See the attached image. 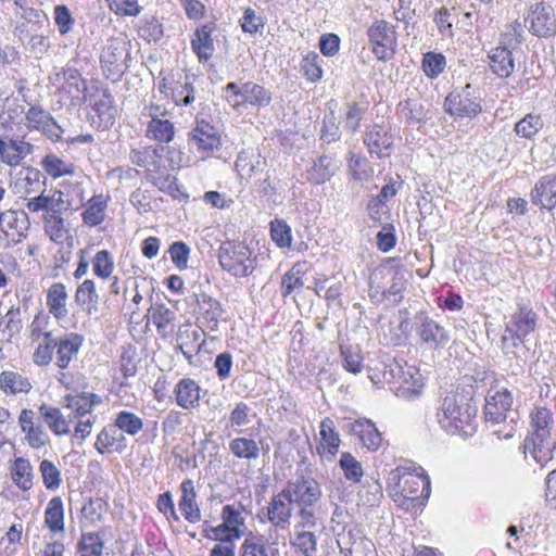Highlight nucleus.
Here are the masks:
<instances>
[{"label": "nucleus", "instance_id": "1", "mask_svg": "<svg viewBox=\"0 0 556 556\" xmlns=\"http://www.w3.org/2000/svg\"><path fill=\"white\" fill-rule=\"evenodd\" d=\"M392 500L402 509L416 514L427 503L431 486L425 470L414 464L397 466L388 476Z\"/></svg>", "mask_w": 556, "mask_h": 556}, {"label": "nucleus", "instance_id": "2", "mask_svg": "<svg viewBox=\"0 0 556 556\" xmlns=\"http://www.w3.org/2000/svg\"><path fill=\"white\" fill-rule=\"evenodd\" d=\"M369 378L375 384H389L399 397L413 399L419 395L424 388V377L413 365L377 362L369 367Z\"/></svg>", "mask_w": 556, "mask_h": 556}, {"label": "nucleus", "instance_id": "3", "mask_svg": "<svg viewBox=\"0 0 556 556\" xmlns=\"http://www.w3.org/2000/svg\"><path fill=\"white\" fill-rule=\"evenodd\" d=\"M476 416V405L459 393L447 394L437 414L438 422L444 431L464 437L475 432Z\"/></svg>", "mask_w": 556, "mask_h": 556}, {"label": "nucleus", "instance_id": "4", "mask_svg": "<svg viewBox=\"0 0 556 556\" xmlns=\"http://www.w3.org/2000/svg\"><path fill=\"white\" fill-rule=\"evenodd\" d=\"M168 148L163 146L160 147H141L131 149L129 159L132 164L144 168L146 179L154 186L161 187L164 185L169 170H174L179 167L180 159L174 160V157H166L165 154H172Z\"/></svg>", "mask_w": 556, "mask_h": 556}, {"label": "nucleus", "instance_id": "5", "mask_svg": "<svg viewBox=\"0 0 556 556\" xmlns=\"http://www.w3.org/2000/svg\"><path fill=\"white\" fill-rule=\"evenodd\" d=\"M554 426L553 413L545 407H536L531 413L532 432L523 442V453L531 454L533 459L544 467L552 460L549 448L551 430Z\"/></svg>", "mask_w": 556, "mask_h": 556}, {"label": "nucleus", "instance_id": "6", "mask_svg": "<svg viewBox=\"0 0 556 556\" xmlns=\"http://www.w3.org/2000/svg\"><path fill=\"white\" fill-rule=\"evenodd\" d=\"M406 286L405 271L394 267L376 269L369 277V295L380 301L382 298H393L397 303L403 298Z\"/></svg>", "mask_w": 556, "mask_h": 556}, {"label": "nucleus", "instance_id": "7", "mask_svg": "<svg viewBox=\"0 0 556 556\" xmlns=\"http://www.w3.org/2000/svg\"><path fill=\"white\" fill-rule=\"evenodd\" d=\"M218 261L223 269L235 277H247L256 267L252 251L241 242L226 241L218 249Z\"/></svg>", "mask_w": 556, "mask_h": 556}, {"label": "nucleus", "instance_id": "8", "mask_svg": "<svg viewBox=\"0 0 556 556\" xmlns=\"http://www.w3.org/2000/svg\"><path fill=\"white\" fill-rule=\"evenodd\" d=\"M536 314L527 306H520L506 324L502 337L503 350L506 354H516L515 349L522 344L523 339L534 331Z\"/></svg>", "mask_w": 556, "mask_h": 556}, {"label": "nucleus", "instance_id": "9", "mask_svg": "<svg viewBox=\"0 0 556 556\" xmlns=\"http://www.w3.org/2000/svg\"><path fill=\"white\" fill-rule=\"evenodd\" d=\"M372 52L380 61H390L397 49V34L395 27L384 20L376 21L367 30Z\"/></svg>", "mask_w": 556, "mask_h": 556}, {"label": "nucleus", "instance_id": "10", "mask_svg": "<svg viewBox=\"0 0 556 556\" xmlns=\"http://www.w3.org/2000/svg\"><path fill=\"white\" fill-rule=\"evenodd\" d=\"M129 56L126 42L118 39L109 40L100 55L101 67L106 78L115 80L121 77L128 67L126 62Z\"/></svg>", "mask_w": 556, "mask_h": 556}, {"label": "nucleus", "instance_id": "11", "mask_svg": "<svg viewBox=\"0 0 556 556\" xmlns=\"http://www.w3.org/2000/svg\"><path fill=\"white\" fill-rule=\"evenodd\" d=\"M513 395L507 389L491 388L485 397L484 414L488 424H505L510 417V424L515 421L511 415Z\"/></svg>", "mask_w": 556, "mask_h": 556}, {"label": "nucleus", "instance_id": "12", "mask_svg": "<svg viewBox=\"0 0 556 556\" xmlns=\"http://www.w3.org/2000/svg\"><path fill=\"white\" fill-rule=\"evenodd\" d=\"M337 544L345 556H377L372 541L355 526L344 527L337 534Z\"/></svg>", "mask_w": 556, "mask_h": 556}, {"label": "nucleus", "instance_id": "13", "mask_svg": "<svg viewBox=\"0 0 556 556\" xmlns=\"http://www.w3.org/2000/svg\"><path fill=\"white\" fill-rule=\"evenodd\" d=\"M285 491L293 504L304 507H314L321 497V488L312 477L301 476L289 481Z\"/></svg>", "mask_w": 556, "mask_h": 556}, {"label": "nucleus", "instance_id": "14", "mask_svg": "<svg viewBox=\"0 0 556 556\" xmlns=\"http://www.w3.org/2000/svg\"><path fill=\"white\" fill-rule=\"evenodd\" d=\"M526 22L530 31L539 37H551L556 33V15L552 5L545 2L531 4Z\"/></svg>", "mask_w": 556, "mask_h": 556}, {"label": "nucleus", "instance_id": "15", "mask_svg": "<svg viewBox=\"0 0 556 556\" xmlns=\"http://www.w3.org/2000/svg\"><path fill=\"white\" fill-rule=\"evenodd\" d=\"M190 143L203 157L213 155L222 148L218 130L204 119H197V124L190 132Z\"/></svg>", "mask_w": 556, "mask_h": 556}, {"label": "nucleus", "instance_id": "16", "mask_svg": "<svg viewBox=\"0 0 556 556\" xmlns=\"http://www.w3.org/2000/svg\"><path fill=\"white\" fill-rule=\"evenodd\" d=\"M444 108L455 121L471 119L482 111L480 102L470 97L469 86L462 93H450L445 98Z\"/></svg>", "mask_w": 556, "mask_h": 556}, {"label": "nucleus", "instance_id": "17", "mask_svg": "<svg viewBox=\"0 0 556 556\" xmlns=\"http://www.w3.org/2000/svg\"><path fill=\"white\" fill-rule=\"evenodd\" d=\"M224 313L218 300L206 293L197 295V323L202 329L216 331Z\"/></svg>", "mask_w": 556, "mask_h": 556}, {"label": "nucleus", "instance_id": "18", "mask_svg": "<svg viewBox=\"0 0 556 556\" xmlns=\"http://www.w3.org/2000/svg\"><path fill=\"white\" fill-rule=\"evenodd\" d=\"M77 194V200L70 198L63 190H55L51 194L41 192L37 197V211L45 210L46 213L50 214H62V212L79 206L83 204V189L79 186L73 189Z\"/></svg>", "mask_w": 556, "mask_h": 556}, {"label": "nucleus", "instance_id": "19", "mask_svg": "<svg viewBox=\"0 0 556 556\" xmlns=\"http://www.w3.org/2000/svg\"><path fill=\"white\" fill-rule=\"evenodd\" d=\"M144 111V115L151 118L147 126L146 136L159 142H170L175 136V126L165 117L166 113L162 112L159 105H150Z\"/></svg>", "mask_w": 556, "mask_h": 556}, {"label": "nucleus", "instance_id": "20", "mask_svg": "<svg viewBox=\"0 0 556 556\" xmlns=\"http://www.w3.org/2000/svg\"><path fill=\"white\" fill-rule=\"evenodd\" d=\"M293 510L289 494L281 490L271 496L267 506V519L276 530H288Z\"/></svg>", "mask_w": 556, "mask_h": 556}, {"label": "nucleus", "instance_id": "21", "mask_svg": "<svg viewBox=\"0 0 556 556\" xmlns=\"http://www.w3.org/2000/svg\"><path fill=\"white\" fill-rule=\"evenodd\" d=\"M62 79V88L68 93L73 103L86 100V80L76 68L67 67L50 77L52 84L61 83Z\"/></svg>", "mask_w": 556, "mask_h": 556}, {"label": "nucleus", "instance_id": "22", "mask_svg": "<svg viewBox=\"0 0 556 556\" xmlns=\"http://www.w3.org/2000/svg\"><path fill=\"white\" fill-rule=\"evenodd\" d=\"M406 96L397 104V113L401 119L410 126L425 123L428 114L425 100L417 92H410Z\"/></svg>", "mask_w": 556, "mask_h": 556}, {"label": "nucleus", "instance_id": "23", "mask_svg": "<svg viewBox=\"0 0 556 556\" xmlns=\"http://www.w3.org/2000/svg\"><path fill=\"white\" fill-rule=\"evenodd\" d=\"M531 201L548 211L556 206V173L544 175L538 180L531 190Z\"/></svg>", "mask_w": 556, "mask_h": 556}, {"label": "nucleus", "instance_id": "24", "mask_svg": "<svg viewBox=\"0 0 556 556\" xmlns=\"http://www.w3.org/2000/svg\"><path fill=\"white\" fill-rule=\"evenodd\" d=\"M364 143L371 155L379 159L391 154L393 147V136L383 127L374 125L365 135Z\"/></svg>", "mask_w": 556, "mask_h": 556}, {"label": "nucleus", "instance_id": "25", "mask_svg": "<svg viewBox=\"0 0 556 556\" xmlns=\"http://www.w3.org/2000/svg\"><path fill=\"white\" fill-rule=\"evenodd\" d=\"M213 24L201 25L195 28L191 38V49L195 53L199 62L203 63L213 56L214 52V31Z\"/></svg>", "mask_w": 556, "mask_h": 556}, {"label": "nucleus", "instance_id": "26", "mask_svg": "<svg viewBox=\"0 0 556 556\" xmlns=\"http://www.w3.org/2000/svg\"><path fill=\"white\" fill-rule=\"evenodd\" d=\"M319 428L320 443L317 451L320 456H325L330 462L339 451L341 439L332 419L324 418Z\"/></svg>", "mask_w": 556, "mask_h": 556}, {"label": "nucleus", "instance_id": "27", "mask_svg": "<svg viewBox=\"0 0 556 556\" xmlns=\"http://www.w3.org/2000/svg\"><path fill=\"white\" fill-rule=\"evenodd\" d=\"M66 407L71 410L67 416L71 422L91 416L93 407L101 403V397L94 393H81L66 396Z\"/></svg>", "mask_w": 556, "mask_h": 556}, {"label": "nucleus", "instance_id": "28", "mask_svg": "<svg viewBox=\"0 0 556 556\" xmlns=\"http://www.w3.org/2000/svg\"><path fill=\"white\" fill-rule=\"evenodd\" d=\"M181 497L179 501V510L185 519L191 523H197L201 520V510L197 503V493L194 490L193 481L190 479L184 480L180 484Z\"/></svg>", "mask_w": 556, "mask_h": 556}, {"label": "nucleus", "instance_id": "29", "mask_svg": "<svg viewBox=\"0 0 556 556\" xmlns=\"http://www.w3.org/2000/svg\"><path fill=\"white\" fill-rule=\"evenodd\" d=\"M417 333L422 342L435 346L444 345L448 341V334L445 329L427 316L419 317Z\"/></svg>", "mask_w": 556, "mask_h": 556}, {"label": "nucleus", "instance_id": "30", "mask_svg": "<svg viewBox=\"0 0 556 556\" xmlns=\"http://www.w3.org/2000/svg\"><path fill=\"white\" fill-rule=\"evenodd\" d=\"M351 430L356 434L362 444L369 451H377L382 442L381 433L376 425L369 419H358L352 424Z\"/></svg>", "mask_w": 556, "mask_h": 556}, {"label": "nucleus", "instance_id": "31", "mask_svg": "<svg viewBox=\"0 0 556 556\" xmlns=\"http://www.w3.org/2000/svg\"><path fill=\"white\" fill-rule=\"evenodd\" d=\"M513 50L505 46H497L490 52V66L498 77L507 78L515 68Z\"/></svg>", "mask_w": 556, "mask_h": 556}, {"label": "nucleus", "instance_id": "32", "mask_svg": "<svg viewBox=\"0 0 556 556\" xmlns=\"http://www.w3.org/2000/svg\"><path fill=\"white\" fill-rule=\"evenodd\" d=\"M200 386L190 378L181 379L175 387L176 403L185 409H192L199 405Z\"/></svg>", "mask_w": 556, "mask_h": 556}, {"label": "nucleus", "instance_id": "33", "mask_svg": "<svg viewBox=\"0 0 556 556\" xmlns=\"http://www.w3.org/2000/svg\"><path fill=\"white\" fill-rule=\"evenodd\" d=\"M31 149V144L24 141L0 139V159L12 166L18 165Z\"/></svg>", "mask_w": 556, "mask_h": 556}, {"label": "nucleus", "instance_id": "34", "mask_svg": "<svg viewBox=\"0 0 556 556\" xmlns=\"http://www.w3.org/2000/svg\"><path fill=\"white\" fill-rule=\"evenodd\" d=\"M67 291L63 283L55 282L47 291V306L50 314L61 319L68 315Z\"/></svg>", "mask_w": 556, "mask_h": 556}, {"label": "nucleus", "instance_id": "35", "mask_svg": "<svg viewBox=\"0 0 556 556\" xmlns=\"http://www.w3.org/2000/svg\"><path fill=\"white\" fill-rule=\"evenodd\" d=\"M81 337L68 334L58 340L56 344V364L60 368H66L72 358L78 353L81 346Z\"/></svg>", "mask_w": 556, "mask_h": 556}, {"label": "nucleus", "instance_id": "36", "mask_svg": "<svg viewBox=\"0 0 556 556\" xmlns=\"http://www.w3.org/2000/svg\"><path fill=\"white\" fill-rule=\"evenodd\" d=\"M338 164L329 155H321L307 170V179L314 184H323L329 180L337 172Z\"/></svg>", "mask_w": 556, "mask_h": 556}, {"label": "nucleus", "instance_id": "37", "mask_svg": "<svg viewBox=\"0 0 556 556\" xmlns=\"http://www.w3.org/2000/svg\"><path fill=\"white\" fill-rule=\"evenodd\" d=\"M45 526L53 533L64 532V507L60 496L52 497L45 510Z\"/></svg>", "mask_w": 556, "mask_h": 556}, {"label": "nucleus", "instance_id": "38", "mask_svg": "<svg viewBox=\"0 0 556 556\" xmlns=\"http://www.w3.org/2000/svg\"><path fill=\"white\" fill-rule=\"evenodd\" d=\"M108 199L103 194L93 195L83 212V220L89 227L100 225L105 218Z\"/></svg>", "mask_w": 556, "mask_h": 556}, {"label": "nucleus", "instance_id": "39", "mask_svg": "<svg viewBox=\"0 0 556 556\" xmlns=\"http://www.w3.org/2000/svg\"><path fill=\"white\" fill-rule=\"evenodd\" d=\"M273 99L271 91L253 81L243 84V98L242 102L249 103L257 108H266L270 104Z\"/></svg>", "mask_w": 556, "mask_h": 556}, {"label": "nucleus", "instance_id": "40", "mask_svg": "<svg viewBox=\"0 0 556 556\" xmlns=\"http://www.w3.org/2000/svg\"><path fill=\"white\" fill-rule=\"evenodd\" d=\"M307 270L308 264L306 262H298L283 275L281 280V293L283 296L290 295L304 286L302 278Z\"/></svg>", "mask_w": 556, "mask_h": 556}, {"label": "nucleus", "instance_id": "41", "mask_svg": "<svg viewBox=\"0 0 556 556\" xmlns=\"http://www.w3.org/2000/svg\"><path fill=\"white\" fill-rule=\"evenodd\" d=\"M40 415L43 419V422L56 434L62 435L70 432V427L66 418L61 414L60 409L56 407L41 405Z\"/></svg>", "mask_w": 556, "mask_h": 556}, {"label": "nucleus", "instance_id": "42", "mask_svg": "<svg viewBox=\"0 0 556 556\" xmlns=\"http://www.w3.org/2000/svg\"><path fill=\"white\" fill-rule=\"evenodd\" d=\"M229 451L240 459L252 460L260 456V447L255 440L239 437L229 442Z\"/></svg>", "mask_w": 556, "mask_h": 556}, {"label": "nucleus", "instance_id": "43", "mask_svg": "<svg viewBox=\"0 0 556 556\" xmlns=\"http://www.w3.org/2000/svg\"><path fill=\"white\" fill-rule=\"evenodd\" d=\"M14 483L22 490L27 491L33 488V467L29 460L16 458L11 469Z\"/></svg>", "mask_w": 556, "mask_h": 556}, {"label": "nucleus", "instance_id": "44", "mask_svg": "<svg viewBox=\"0 0 556 556\" xmlns=\"http://www.w3.org/2000/svg\"><path fill=\"white\" fill-rule=\"evenodd\" d=\"M103 539L98 532L83 533L77 545L79 556H101L103 552Z\"/></svg>", "mask_w": 556, "mask_h": 556}, {"label": "nucleus", "instance_id": "45", "mask_svg": "<svg viewBox=\"0 0 556 556\" xmlns=\"http://www.w3.org/2000/svg\"><path fill=\"white\" fill-rule=\"evenodd\" d=\"M37 131H41L51 141L55 142L62 138L63 128L47 112L37 109Z\"/></svg>", "mask_w": 556, "mask_h": 556}, {"label": "nucleus", "instance_id": "46", "mask_svg": "<svg viewBox=\"0 0 556 556\" xmlns=\"http://www.w3.org/2000/svg\"><path fill=\"white\" fill-rule=\"evenodd\" d=\"M0 387L5 393L28 392L31 383L28 379L13 371H3L0 375Z\"/></svg>", "mask_w": 556, "mask_h": 556}, {"label": "nucleus", "instance_id": "47", "mask_svg": "<svg viewBox=\"0 0 556 556\" xmlns=\"http://www.w3.org/2000/svg\"><path fill=\"white\" fill-rule=\"evenodd\" d=\"M223 521L230 528V535L239 539L242 535L240 528L244 526L242 508L233 505H225L222 510Z\"/></svg>", "mask_w": 556, "mask_h": 556}, {"label": "nucleus", "instance_id": "48", "mask_svg": "<svg viewBox=\"0 0 556 556\" xmlns=\"http://www.w3.org/2000/svg\"><path fill=\"white\" fill-rule=\"evenodd\" d=\"M114 426L129 435H136L142 430L143 421L136 414L122 410L116 415Z\"/></svg>", "mask_w": 556, "mask_h": 556}, {"label": "nucleus", "instance_id": "49", "mask_svg": "<svg viewBox=\"0 0 556 556\" xmlns=\"http://www.w3.org/2000/svg\"><path fill=\"white\" fill-rule=\"evenodd\" d=\"M339 466L348 481L352 483L361 482L364 476L363 467L351 453L344 452L341 454Z\"/></svg>", "mask_w": 556, "mask_h": 556}, {"label": "nucleus", "instance_id": "50", "mask_svg": "<svg viewBox=\"0 0 556 556\" xmlns=\"http://www.w3.org/2000/svg\"><path fill=\"white\" fill-rule=\"evenodd\" d=\"M543 127V121L540 115L528 114L515 125V131L518 136L532 139Z\"/></svg>", "mask_w": 556, "mask_h": 556}, {"label": "nucleus", "instance_id": "51", "mask_svg": "<svg viewBox=\"0 0 556 556\" xmlns=\"http://www.w3.org/2000/svg\"><path fill=\"white\" fill-rule=\"evenodd\" d=\"M37 365H47L53 358L58 339L53 338L51 333L46 332L42 337L37 336Z\"/></svg>", "mask_w": 556, "mask_h": 556}, {"label": "nucleus", "instance_id": "52", "mask_svg": "<svg viewBox=\"0 0 556 556\" xmlns=\"http://www.w3.org/2000/svg\"><path fill=\"white\" fill-rule=\"evenodd\" d=\"M41 165L43 169L53 178H58L64 175H73L75 166L71 163H65L63 160L55 155H47Z\"/></svg>", "mask_w": 556, "mask_h": 556}, {"label": "nucleus", "instance_id": "53", "mask_svg": "<svg viewBox=\"0 0 556 556\" xmlns=\"http://www.w3.org/2000/svg\"><path fill=\"white\" fill-rule=\"evenodd\" d=\"M75 300L79 305H88V311L96 308L99 302V295L96 291L94 281L91 279L85 280L76 290Z\"/></svg>", "mask_w": 556, "mask_h": 556}, {"label": "nucleus", "instance_id": "54", "mask_svg": "<svg viewBox=\"0 0 556 556\" xmlns=\"http://www.w3.org/2000/svg\"><path fill=\"white\" fill-rule=\"evenodd\" d=\"M39 470L45 486L50 491H56L62 482L61 471L58 466L48 459H43L39 465Z\"/></svg>", "mask_w": 556, "mask_h": 556}, {"label": "nucleus", "instance_id": "55", "mask_svg": "<svg viewBox=\"0 0 556 556\" xmlns=\"http://www.w3.org/2000/svg\"><path fill=\"white\" fill-rule=\"evenodd\" d=\"M114 269V261L108 250H101L92 258V270L96 276L108 279Z\"/></svg>", "mask_w": 556, "mask_h": 556}, {"label": "nucleus", "instance_id": "56", "mask_svg": "<svg viewBox=\"0 0 556 556\" xmlns=\"http://www.w3.org/2000/svg\"><path fill=\"white\" fill-rule=\"evenodd\" d=\"M445 56L441 53L427 52L422 58V71L429 78H437L445 68Z\"/></svg>", "mask_w": 556, "mask_h": 556}, {"label": "nucleus", "instance_id": "57", "mask_svg": "<svg viewBox=\"0 0 556 556\" xmlns=\"http://www.w3.org/2000/svg\"><path fill=\"white\" fill-rule=\"evenodd\" d=\"M522 24L516 20L506 25L505 30L501 35L500 46H505L510 49H517L522 41Z\"/></svg>", "mask_w": 556, "mask_h": 556}, {"label": "nucleus", "instance_id": "58", "mask_svg": "<svg viewBox=\"0 0 556 556\" xmlns=\"http://www.w3.org/2000/svg\"><path fill=\"white\" fill-rule=\"evenodd\" d=\"M349 173L353 180L362 181L371 176V168L368 167L366 159L354 154L353 152L349 153Z\"/></svg>", "mask_w": 556, "mask_h": 556}, {"label": "nucleus", "instance_id": "59", "mask_svg": "<svg viewBox=\"0 0 556 556\" xmlns=\"http://www.w3.org/2000/svg\"><path fill=\"white\" fill-rule=\"evenodd\" d=\"M93 110L105 126L114 123V108L112 97L108 91H103L101 98L96 101Z\"/></svg>", "mask_w": 556, "mask_h": 556}, {"label": "nucleus", "instance_id": "60", "mask_svg": "<svg viewBox=\"0 0 556 556\" xmlns=\"http://www.w3.org/2000/svg\"><path fill=\"white\" fill-rule=\"evenodd\" d=\"M105 504L97 498L90 500L81 508V517L84 521L89 526H96L102 520Z\"/></svg>", "mask_w": 556, "mask_h": 556}, {"label": "nucleus", "instance_id": "61", "mask_svg": "<svg viewBox=\"0 0 556 556\" xmlns=\"http://www.w3.org/2000/svg\"><path fill=\"white\" fill-rule=\"evenodd\" d=\"M45 230L52 241L60 242L65 232L64 219L61 217V214L46 213Z\"/></svg>", "mask_w": 556, "mask_h": 556}, {"label": "nucleus", "instance_id": "62", "mask_svg": "<svg viewBox=\"0 0 556 556\" xmlns=\"http://www.w3.org/2000/svg\"><path fill=\"white\" fill-rule=\"evenodd\" d=\"M270 235L271 239L280 248H289L291 245L292 236L291 228L285 220H278L270 223Z\"/></svg>", "mask_w": 556, "mask_h": 556}, {"label": "nucleus", "instance_id": "63", "mask_svg": "<svg viewBox=\"0 0 556 556\" xmlns=\"http://www.w3.org/2000/svg\"><path fill=\"white\" fill-rule=\"evenodd\" d=\"M293 546L305 556H313L317 549L316 536L311 531H298L293 540Z\"/></svg>", "mask_w": 556, "mask_h": 556}, {"label": "nucleus", "instance_id": "64", "mask_svg": "<svg viewBox=\"0 0 556 556\" xmlns=\"http://www.w3.org/2000/svg\"><path fill=\"white\" fill-rule=\"evenodd\" d=\"M240 556H269L261 536L247 538L240 547Z\"/></svg>", "mask_w": 556, "mask_h": 556}]
</instances>
